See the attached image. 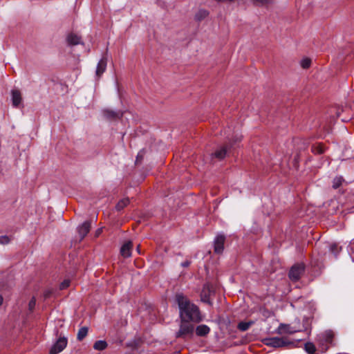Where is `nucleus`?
Returning <instances> with one entry per match:
<instances>
[{
  "instance_id": "f257e3e1",
  "label": "nucleus",
  "mask_w": 354,
  "mask_h": 354,
  "mask_svg": "<svg viewBox=\"0 0 354 354\" xmlns=\"http://www.w3.org/2000/svg\"><path fill=\"white\" fill-rule=\"evenodd\" d=\"M176 301L178 304L181 319L195 323H198L203 320V317L198 308L195 304L190 303L183 295H177Z\"/></svg>"
},
{
  "instance_id": "f03ea898",
  "label": "nucleus",
  "mask_w": 354,
  "mask_h": 354,
  "mask_svg": "<svg viewBox=\"0 0 354 354\" xmlns=\"http://www.w3.org/2000/svg\"><path fill=\"white\" fill-rule=\"evenodd\" d=\"M263 342L266 345L274 347V348H279V347H288V348H292L296 346L297 342L290 341L286 337H268L263 339Z\"/></svg>"
},
{
  "instance_id": "7ed1b4c3",
  "label": "nucleus",
  "mask_w": 354,
  "mask_h": 354,
  "mask_svg": "<svg viewBox=\"0 0 354 354\" xmlns=\"http://www.w3.org/2000/svg\"><path fill=\"white\" fill-rule=\"evenodd\" d=\"M334 333L331 330L324 331L317 335V340L319 344L322 351H326L328 345L333 342Z\"/></svg>"
},
{
  "instance_id": "20e7f679",
  "label": "nucleus",
  "mask_w": 354,
  "mask_h": 354,
  "mask_svg": "<svg viewBox=\"0 0 354 354\" xmlns=\"http://www.w3.org/2000/svg\"><path fill=\"white\" fill-rule=\"evenodd\" d=\"M194 325L189 321L181 319L179 330L176 333V337L192 336L194 333Z\"/></svg>"
},
{
  "instance_id": "39448f33",
  "label": "nucleus",
  "mask_w": 354,
  "mask_h": 354,
  "mask_svg": "<svg viewBox=\"0 0 354 354\" xmlns=\"http://www.w3.org/2000/svg\"><path fill=\"white\" fill-rule=\"evenodd\" d=\"M304 272V266L303 264H295L290 270L289 277L291 280L296 281L299 279Z\"/></svg>"
},
{
  "instance_id": "423d86ee",
  "label": "nucleus",
  "mask_w": 354,
  "mask_h": 354,
  "mask_svg": "<svg viewBox=\"0 0 354 354\" xmlns=\"http://www.w3.org/2000/svg\"><path fill=\"white\" fill-rule=\"evenodd\" d=\"M67 345V339L66 337H59L56 342L52 346L50 353L58 354L62 352Z\"/></svg>"
},
{
  "instance_id": "0eeeda50",
  "label": "nucleus",
  "mask_w": 354,
  "mask_h": 354,
  "mask_svg": "<svg viewBox=\"0 0 354 354\" xmlns=\"http://www.w3.org/2000/svg\"><path fill=\"white\" fill-rule=\"evenodd\" d=\"M225 236L221 234H218L214 239V252L217 254L223 252L224 249Z\"/></svg>"
},
{
  "instance_id": "6e6552de",
  "label": "nucleus",
  "mask_w": 354,
  "mask_h": 354,
  "mask_svg": "<svg viewBox=\"0 0 354 354\" xmlns=\"http://www.w3.org/2000/svg\"><path fill=\"white\" fill-rule=\"evenodd\" d=\"M212 293V290L211 288L210 285L208 283L205 284L203 288L201 294V300L203 302H205L207 304H211L210 295Z\"/></svg>"
},
{
  "instance_id": "1a4fd4ad",
  "label": "nucleus",
  "mask_w": 354,
  "mask_h": 354,
  "mask_svg": "<svg viewBox=\"0 0 354 354\" xmlns=\"http://www.w3.org/2000/svg\"><path fill=\"white\" fill-rule=\"evenodd\" d=\"M296 332L297 330L294 329L290 325L285 324H281L276 330V333L279 335L293 334Z\"/></svg>"
},
{
  "instance_id": "9d476101",
  "label": "nucleus",
  "mask_w": 354,
  "mask_h": 354,
  "mask_svg": "<svg viewBox=\"0 0 354 354\" xmlns=\"http://www.w3.org/2000/svg\"><path fill=\"white\" fill-rule=\"evenodd\" d=\"M107 65V59L106 57H103L101 58V59L99 61L96 71H95V75L99 78L101 77V75L104 73V72L106 71Z\"/></svg>"
},
{
  "instance_id": "9b49d317",
  "label": "nucleus",
  "mask_w": 354,
  "mask_h": 354,
  "mask_svg": "<svg viewBox=\"0 0 354 354\" xmlns=\"http://www.w3.org/2000/svg\"><path fill=\"white\" fill-rule=\"evenodd\" d=\"M90 229L91 223L88 221L83 223L81 225L78 227L77 232L81 239H84L86 236V234L90 231Z\"/></svg>"
},
{
  "instance_id": "f8f14e48",
  "label": "nucleus",
  "mask_w": 354,
  "mask_h": 354,
  "mask_svg": "<svg viewBox=\"0 0 354 354\" xmlns=\"http://www.w3.org/2000/svg\"><path fill=\"white\" fill-rule=\"evenodd\" d=\"M132 243L131 241H127L124 243L120 248V254L124 257H129L131 255V250H132Z\"/></svg>"
},
{
  "instance_id": "ddd939ff",
  "label": "nucleus",
  "mask_w": 354,
  "mask_h": 354,
  "mask_svg": "<svg viewBox=\"0 0 354 354\" xmlns=\"http://www.w3.org/2000/svg\"><path fill=\"white\" fill-rule=\"evenodd\" d=\"M11 95L12 105L15 107H17L22 101L21 92L17 89H13L11 91Z\"/></svg>"
},
{
  "instance_id": "4468645a",
  "label": "nucleus",
  "mask_w": 354,
  "mask_h": 354,
  "mask_svg": "<svg viewBox=\"0 0 354 354\" xmlns=\"http://www.w3.org/2000/svg\"><path fill=\"white\" fill-rule=\"evenodd\" d=\"M209 331V327L205 324L199 325L196 328V335L201 337L207 335Z\"/></svg>"
},
{
  "instance_id": "2eb2a0df",
  "label": "nucleus",
  "mask_w": 354,
  "mask_h": 354,
  "mask_svg": "<svg viewBox=\"0 0 354 354\" xmlns=\"http://www.w3.org/2000/svg\"><path fill=\"white\" fill-rule=\"evenodd\" d=\"M67 42L69 45H77L81 43V38L73 33H71L67 36Z\"/></svg>"
},
{
  "instance_id": "dca6fc26",
  "label": "nucleus",
  "mask_w": 354,
  "mask_h": 354,
  "mask_svg": "<svg viewBox=\"0 0 354 354\" xmlns=\"http://www.w3.org/2000/svg\"><path fill=\"white\" fill-rule=\"evenodd\" d=\"M107 347V343L104 340L96 341L93 344V348L97 351H103Z\"/></svg>"
},
{
  "instance_id": "f3484780",
  "label": "nucleus",
  "mask_w": 354,
  "mask_h": 354,
  "mask_svg": "<svg viewBox=\"0 0 354 354\" xmlns=\"http://www.w3.org/2000/svg\"><path fill=\"white\" fill-rule=\"evenodd\" d=\"M209 15V12L205 9H201L199 10L196 15H195V19L197 20V21H201L203 19H204L205 18H206L207 16Z\"/></svg>"
},
{
  "instance_id": "a211bd4d",
  "label": "nucleus",
  "mask_w": 354,
  "mask_h": 354,
  "mask_svg": "<svg viewBox=\"0 0 354 354\" xmlns=\"http://www.w3.org/2000/svg\"><path fill=\"white\" fill-rule=\"evenodd\" d=\"M227 148L225 147H223L215 151L214 156L218 159L221 160L225 158V156L227 154Z\"/></svg>"
},
{
  "instance_id": "6ab92c4d",
  "label": "nucleus",
  "mask_w": 354,
  "mask_h": 354,
  "mask_svg": "<svg viewBox=\"0 0 354 354\" xmlns=\"http://www.w3.org/2000/svg\"><path fill=\"white\" fill-rule=\"evenodd\" d=\"M88 328L84 326L80 328L77 333V338L78 340H82L88 334Z\"/></svg>"
},
{
  "instance_id": "aec40b11",
  "label": "nucleus",
  "mask_w": 354,
  "mask_h": 354,
  "mask_svg": "<svg viewBox=\"0 0 354 354\" xmlns=\"http://www.w3.org/2000/svg\"><path fill=\"white\" fill-rule=\"evenodd\" d=\"M304 349L308 354H314L316 348L312 342H307L304 345Z\"/></svg>"
},
{
  "instance_id": "412c9836",
  "label": "nucleus",
  "mask_w": 354,
  "mask_h": 354,
  "mask_svg": "<svg viewBox=\"0 0 354 354\" xmlns=\"http://www.w3.org/2000/svg\"><path fill=\"white\" fill-rule=\"evenodd\" d=\"M312 151L315 154H321L325 151V147L323 145L319 144L317 145L313 146Z\"/></svg>"
},
{
  "instance_id": "4be33fe9",
  "label": "nucleus",
  "mask_w": 354,
  "mask_h": 354,
  "mask_svg": "<svg viewBox=\"0 0 354 354\" xmlns=\"http://www.w3.org/2000/svg\"><path fill=\"white\" fill-rule=\"evenodd\" d=\"M129 203V198H123L118 203L115 207H116L117 210L120 211V210L122 209L124 207H125Z\"/></svg>"
},
{
  "instance_id": "5701e85b",
  "label": "nucleus",
  "mask_w": 354,
  "mask_h": 354,
  "mask_svg": "<svg viewBox=\"0 0 354 354\" xmlns=\"http://www.w3.org/2000/svg\"><path fill=\"white\" fill-rule=\"evenodd\" d=\"M252 322H241L238 324V328L241 331L247 330L251 326Z\"/></svg>"
},
{
  "instance_id": "b1692460",
  "label": "nucleus",
  "mask_w": 354,
  "mask_h": 354,
  "mask_svg": "<svg viewBox=\"0 0 354 354\" xmlns=\"http://www.w3.org/2000/svg\"><path fill=\"white\" fill-rule=\"evenodd\" d=\"M104 115L108 118H118L120 114L119 113H115L113 111L105 110L104 111Z\"/></svg>"
},
{
  "instance_id": "393cba45",
  "label": "nucleus",
  "mask_w": 354,
  "mask_h": 354,
  "mask_svg": "<svg viewBox=\"0 0 354 354\" xmlns=\"http://www.w3.org/2000/svg\"><path fill=\"white\" fill-rule=\"evenodd\" d=\"M342 181L343 178L341 176L335 178L333 182V187L335 189L338 188L342 185Z\"/></svg>"
},
{
  "instance_id": "a878e982",
  "label": "nucleus",
  "mask_w": 354,
  "mask_h": 354,
  "mask_svg": "<svg viewBox=\"0 0 354 354\" xmlns=\"http://www.w3.org/2000/svg\"><path fill=\"white\" fill-rule=\"evenodd\" d=\"M311 60L308 58H304L301 61V66L303 68H308L310 67Z\"/></svg>"
},
{
  "instance_id": "bb28decb",
  "label": "nucleus",
  "mask_w": 354,
  "mask_h": 354,
  "mask_svg": "<svg viewBox=\"0 0 354 354\" xmlns=\"http://www.w3.org/2000/svg\"><path fill=\"white\" fill-rule=\"evenodd\" d=\"M330 251L336 257L339 252L340 248L337 246V244L333 243L330 246Z\"/></svg>"
},
{
  "instance_id": "cd10ccee",
  "label": "nucleus",
  "mask_w": 354,
  "mask_h": 354,
  "mask_svg": "<svg viewBox=\"0 0 354 354\" xmlns=\"http://www.w3.org/2000/svg\"><path fill=\"white\" fill-rule=\"evenodd\" d=\"M69 285H70V280L65 279L64 281H62L60 283L59 289L60 290L66 289V288H68L69 286Z\"/></svg>"
},
{
  "instance_id": "c85d7f7f",
  "label": "nucleus",
  "mask_w": 354,
  "mask_h": 354,
  "mask_svg": "<svg viewBox=\"0 0 354 354\" xmlns=\"http://www.w3.org/2000/svg\"><path fill=\"white\" fill-rule=\"evenodd\" d=\"M254 4L263 5L272 1V0H251Z\"/></svg>"
},
{
  "instance_id": "c756f323",
  "label": "nucleus",
  "mask_w": 354,
  "mask_h": 354,
  "mask_svg": "<svg viewBox=\"0 0 354 354\" xmlns=\"http://www.w3.org/2000/svg\"><path fill=\"white\" fill-rule=\"evenodd\" d=\"M36 305V299L35 297H32L28 304V307L30 310H32Z\"/></svg>"
},
{
  "instance_id": "7c9ffc66",
  "label": "nucleus",
  "mask_w": 354,
  "mask_h": 354,
  "mask_svg": "<svg viewBox=\"0 0 354 354\" xmlns=\"http://www.w3.org/2000/svg\"><path fill=\"white\" fill-rule=\"evenodd\" d=\"M10 242V239L7 236H0V244H7Z\"/></svg>"
},
{
  "instance_id": "2f4dec72",
  "label": "nucleus",
  "mask_w": 354,
  "mask_h": 354,
  "mask_svg": "<svg viewBox=\"0 0 354 354\" xmlns=\"http://www.w3.org/2000/svg\"><path fill=\"white\" fill-rule=\"evenodd\" d=\"M53 293V290L51 289H48L44 291V297L45 298H48L50 297V295H52Z\"/></svg>"
},
{
  "instance_id": "473e14b6",
  "label": "nucleus",
  "mask_w": 354,
  "mask_h": 354,
  "mask_svg": "<svg viewBox=\"0 0 354 354\" xmlns=\"http://www.w3.org/2000/svg\"><path fill=\"white\" fill-rule=\"evenodd\" d=\"M189 264H190V261H184V262H183V263H181V266H182L183 267H187V266H189Z\"/></svg>"
},
{
  "instance_id": "72a5a7b5",
  "label": "nucleus",
  "mask_w": 354,
  "mask_h": 354,
  "mask_svg": "<svg viewBox=\"0 0 354 354\" xmlns=\"http://www.w3.org/2000/svg\"><path fill=\"white\" fill-rule=\"evenodd\" d=\"M101 232H102V228L97 229V230H96V232H95V234H96V236H99V235L101 234Z\"/></svg>"
},
{
  "instance_id": "f704fd0d",
  "label": "nucleus",
  "mask_w": 354,
  "mask_h": 354,
  "mask_svg": "<svg viewBox=\"0 0 354 354\" xmlns=\"http://www.w3.org/2000/svg\"><path fill=\"white\" fill-rule=\"evenodd\" d=\"M3 301V297L0 295V306L2 304Z\"/></svg>"
},
{
  "instance_id": "c9c22d12",
  "label": "nucleus",
  "mask_w": 354,
  "mask_h": 354,
  "mask_svg": "<svg viewBox=\"0 0 354 354\" xmlns=\"http://www.w3.org/2000/svg\"><path fill=\"white\" fill-rule=\"evenodd\" d=\"M141 156H142V155H141V152H140V153H138V156H137L136 162H138V158H139L140 157H141Z\"/></svg>"
},
{
  "instance_id": "e433bc0d",
  "label": "nucleus",
  "mask_w": 354,
  "mask_h": 354,
  "mask_svg": "<svg viewBox=\"0 0 354 354\" xmlns=\"http://www.w3.org/2000/svg\"><path fill=\"white\" fill-rule=\"evenodd\" d=\"M137 251H138V253H140V248H139V246H138V248H137Z\"/></svg>"
},
{
  "instance_id": "4c0bfd02",
  "label": "nucleus",
  "mask_w": 354,
  "mask_h": 354,
  "mask_svg": "<svg viewBox=\"0 0 354 354\" xmlns=\"http://www.w3.org/2000/svg\"><path fill=\"white\" fill-rule=\"evenodd\" d=\"M239 140H241V137L237 138L236 140V141H239Z\"/></svg>"
},
{
  "instance_id": "58836bf2",
  "label": "nucleus",
  "mask_w": 354,
  "mask_h": 354,
  "mask_svg": "<svg viewBox=\"0 0 354 354\" xmlns=\"http://www.w3.org/2000/svg\"><path fill=\"white\" fill-rule=\"evenodd\" d=\"M352 243L354 244V239L352 240Z\"/></svg>"
}]
</instances>
